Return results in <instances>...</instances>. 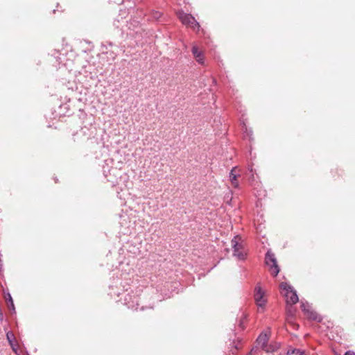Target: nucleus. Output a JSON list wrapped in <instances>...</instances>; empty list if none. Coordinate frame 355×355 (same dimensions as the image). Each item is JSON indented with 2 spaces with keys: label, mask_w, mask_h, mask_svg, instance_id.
Here are the masks:
<instances>
[{
  "label": "nucleus",
  "mask_w": 355,
  "mask_h": 355,
  "mask_svg": "<svg viewBox=\"0 0 355 355\" xmlns=\"http://www.w3.org/2000/svg\"><path fill=\"white\" fill-rule=\"evenodd\" d=\"M269 340V336L268 334L262 332L260 334L257 339V344L261 346V349L266 352H272L275 351L274 349H269L268 347V341Z\"/></svg>",
  "instance_id": "6e6552de"
},
{
  "label": "nucleus",
  "mask_w": 355,
  "mask_h": 355,
  "mask_svg": "<svg viewBox=\"0 0 355 355\" xmlns=\"http://www.w3.org/2000/svg\"><path fill=\"white\" fill-rule=\"evenodd\" d=\"M121 172L116 168H112L109 169L107 173L104 171L105 177L107 178V182L112 184V186H116L119 184V177L121 178Z\"/></svg>",
  "instance_id": "20e7f679"
},
{
  "label": "nucleus",
  "mask_w": 355,
  "mask_h": 355,
  "mask_svg": "<svg viewBox=\"0 0 355 355\" xmlns=\"http://www.w3.org/2000/svg\"><path fill=\"white\" fill-rule=\"evenodd\" d=\"M192 53L196 58L197 62L200 64H203L204 62V55L201 51L198 50V48L196 46H193L192 47Z\"/></svg>",
  "instance_id": "1a4fd4ad"
},
{
  "label": "nucleus",
  "mask_w": 355,
  "mask_h": 355,
  "mask_svg": "<svg viewBox=\"0 0 355 355\" xmlns=\"http://www.w3.org/2000/svg\"><path fill=\"white\" fill-rule=\"evenodd\" d=\"M6 300L8 301V306L9 309H10L14 313H15V305L13 303L12 298L10 293L7 294V296H6Z\"/></svg>",
  "instance_id": "2eb2a0df"
},
{
  "label": "nucleus",
  "mask_w": 355,
  "mask_h": 355,
  "mask_svg": "<svg viewBox=\"0 0 355 355\" xmlns=\"http://www.w3.org/2000/svg\"><path fill=\"white\" fill-rule=\"evenodd\" d=\"M82 119H83L81 130L85 132L86 130H91L93 125L95 123V118L92 114H82Z\"/></svg>",
  "instance_id": "0eeeda50"
},
{
  "label": "nucleus",
  "mask_w": 355,
  "mask_h": 355,
  "mask_svg": "<svg viewBox=\"0 0 355 355\" xmlns=\"http://www.w3.org/2000/svg\"><path fill=\"white\" fill-rule=\"evenodd\" d=\"M140 310H144V307H143V306H141V307L140 308Z\"/></svg>",
  "instance_id": "b1692460"
},
{
  "label": "nucleus",
  "mask_w": 355,
  "mask_h": 355,
  "mask_svg": "<svg viewBox=\"0 0 355 355\" xmlns=\"http://www.w3.org/2000/svg\"><path fill=\"white\" fill-rule=\"evenodd\" d=\"M286 355H306V354L300 349H291L287 351Z\"/></svg>",
  "instance_id": "4468645a"
},
{
  "label": "nucleus",
  "mask_w": 355,
  "mask_h": 355,
  "mask_svg": "<svg viewBox=\"0 0 355 355\" xmlns=\"http://www.w3.org/2000/svg\"><path fill=\"white\" fill-rule=\"evenodd\" d=\"M344 355H355V354L348 351V352H346Z\"/></svg>",
  "instance_id": "412c9836"
},
{
  "label": "nucleus",
  "mask_w": 355,
  "mask_h": 355,
  "mask_svg": "<svg viewBox=\"0 0 355 355\" xmlns=\"http://www.w3.org/2000/svg\"><path fill=\"white\" fill-rule=\"evenodd\" d=\"M233 255L236 257L239 260H244L246 257V253L242 251V250L233 251Z\"/></svg>",
  "instance_id": "ddd939ff"
},
{
  "label": "nucleus",
  "mask_w": 355,
  "mask_h": 355,
  "mask_svg": "<svg viewBox=\"0 0 355 355\" xmlns=\"http://www.w3.org/2000/svg\"><path fill=\"white\" fill-rule=\"evenodd\" d=\"M178 16L183 24L191 27L193 31H199L200 24L191 15L180 11Z\"/></svg>",
  "instance_id": "f03ea898"
},
{
  "label": "nucleus",
  "mask_w": 355,
  "mask_h": 355,
  "mask_svg": "<svg viewBox=\"0 0 355 355\" xmlns=\"http://www.w3.org/2000/svg\"><path fill=\"white\" fill-rule=\"evenodd\" d=\"M264 291L262 290L260 284H257L254 288V300L259 308H263L266 300L263 297Z\"/></svg>",
  "instance_id": "39448f33"
},
{
  "label": "nucleus",
  "mask_w": 355,
  "mask_h": 355,
  "mask_svg": "<svg viewBox=\"0 0 355 355\" xmlns=\"http://www.w3.org/2000/svg\"><path fill=\"white\" fill-rule=\"evenodd\" d=\"M241 238L236 235L231 241L233 251L235 250H240L243 249V245L239 243Z\"/></svg>",
  "instance_id": "9d476101"
},
{
  "label": "nucleus",
  "mask_w": 355,
  "mask_h": 355,
  "mask_svg": "<svg viewBox=\"0 0 355 355\" xmlns=\"http://www.w3.org/2000/svg\"><path fill=\"white\" fill-rule=\"evenodd\" d=\"M2 268H3V263H2L1 259H0V271L2 270Z\"/></svg>",
  "instance_id": "4be33fe9"
},
{
  "label": "nucleus",
  "mask_w": 355,
  "mask_h": 355,
  "mask_svg": "<svg viewBox=\"0 0 355 355\" xmlns=\"http://www.w3.org/2000/svg\"><path fill=\"white\" fill-rule=\"evenodd\" d=\"M161 17V13L159 12H156L154 15V17L158 19Z\"/></svg>",
  "instance_id": "aec40b11"
},
{
  "label": "nucleus",
  "mask_w": 355,
  "mask_h": 355,
  "mask_svg": "<svg viewBox=\"0 0 355 355\" xmlns=\"http://www.w3.org/2000/svg\"><path fill=\"white\" fill-rule=\"evenodd\" d=\"M301 308L306 316L309 314V312L313 310L311 306L307 302H301Z\"/></svg>",
  "instance_id": "f8f14e48"
},
{
  "label": "nucleus",
  "mask_w": 355,
  "mask_h": 355,
  "mask_svg": "<svg viewBox=\"0 0 355 355\" xmlns=\"http://www.w3.org/2000/svg\"><path fill=\"white\" fill-rule=\"evenodd\" d=\"M280 288L286 291L285 296L286 297V303L291 305L296 304L299 301L298 295L296 291L293 286L286 282H282Z\"/></svg>",
  "instance_id": "f257e3e1"
},
{
  "label": "nucleus",
  "mask_w": 355,
  "mask_h": 355,
  "mask_svg": "<svg viewBox=\"0 0 355 355\" xmlns=\"http://www.w3.org/2000/svg\"><path fill=\"white\" fill-rule=\"evenodd\" d=\"M236 169H237L236 167H233L232 169L230 171V175H229L230 181L236 180V179H237V178L239 176H240V175L236 173Z\"/></svg>",
  "instance_id": "dca6fc26"
},
{
  "label": "nucleus",
  "mask_w": 355,
  "mask_h": 355,
  "mask_svg": "<svg viewBox=\"0 0 355 355\" xmlns=\"http://www.w3.org/2000/svg\"><path fill=\"white\" fill-rule=\"evenodd\" d=\"M231 182H232V184L234 187H236V188L239 187V182H238L237 179H236V180H231Z\"/></svg>",
  "instance_id": "a211bd4d"
},
{
  "label": "nucleus",
  "mask_w": 355,
  "mask_h": 355,
  "mask_svg": "<svg viewBox=\"0 0 355 355\" xmlns=\"http://www.w3.org/2000/svg\"><path fill=\"white\" fill-rule=\"evenodd\" d=\"M10 347H12V349L15 352L17 353V345L13 343H12V345H10Z\"/></svg>",
  "instance_id": "6ab92c4d"
},
{
  "label": "nucleus",
  "mask_w": 355,
  "mask_h": 355,
  "mask_svg": "<svg viewBox=\"0 0 355 355\" xmlns=\"http://www.w3.org/2000/svg\"><path fill=\"white\" fill-rule=\"evenodd\" d=\"M265 263L270 267L271 274L274 277L277 276L279 272V267L274 253L268 250L265 257Z\"/></svg>",
  "instance_id": "7ed1b4c3"
},
{
  "label": "nucleus",
  "mask_w": 355,
  "mask_h": 355,
  "mask_svg": "<svg viewBox=\"0 0 355 355\" xmlns=\"http://www.w3.org/2000/svg\"><path fill=\"white\" fill-rule=\"evenodd\" d=\"M124 304L128 309L137 310L139 309V297L135 294L128 293L124 298Z\"/></svg>",
  "instance_id": "423d86ee"
},
{
  "label": "nucleus",
  "mask_w": 355,
  "mask_h": 355,
  "mask_svg": "<svg viewBox=\"0 0 355 355\" xmlns=\"http://www.w3.org/2000/svg\"><path fill=\"white\" fill-rule=\"evenodd\" d=\"M6 338H7L10 345H12V343H15V338L12 331L7 332Z\"/></svg>",
  "instance_id": "f3484780"
},
{
  "label": "nucleus",
  "mask_w": 355,
  "mask_h": 355,
  "mask_svg": "<svg viewBox=\"0 0 355 355\" xmlns=\"http://www.w3.org/2000/svg\"><path fill=\"white\" fill-rule=\"evenodd\" d=\"M268 347L269 349H275V351L277 349V347H273V346H272V345H268Z\"/></svg>",
  "instance_id": "5701e85b"
},
{
  "label": "nucleus",
  "mask_w": 355,
  "mask_h": 355,
  "mask_svg": "<svg viewBox=\"0 0 355 355\" xmlns=\"http://www.w3.org/2000/svg\"><path fill=\"white\" fill-rule=\"evenodd\" d=\"M306 317L311 320L316 321L318 322H320L322 320V316L318 315L313 310H312L311 312H309V314L306 315Z\"/></svg>",
  "instance_id": "9b49d317"
}]
</instances>
